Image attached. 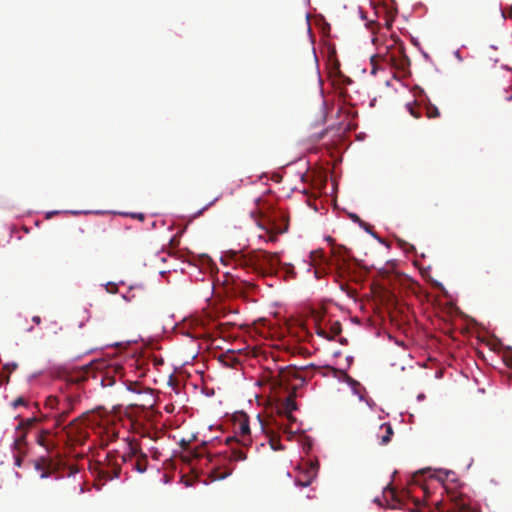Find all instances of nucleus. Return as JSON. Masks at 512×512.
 Wrapping results in <instances>:
<instances>
[{
  "mask_svg": "<svg viewBox=\"0 0 512 512\" xmlns=\"http://www.w3.org/2000/svg\"><path fill=\"white\" fill-rule=\"evenodd\" d=\"M234 429L235 437L237 438V443H239L243 447L250 446L252 443V439L250 435L251 431L247 414L240 413L235 417Z\"/></svg>",
  "mask_w": 512,
  "mask_h": 512,
  "instance_id": "nucleus-6",
  "label": "nucleus"
},
{
  "mask_svg": "<svg viewBox=\"0 0 512 512\" xmlns=\"http://www.w3.org/2000/svg\"><path fill=\"white\" fill-rule=\"evenodd\" d=\"M101 439L104 445H108L110 442L118 438V431L113 426L103 427Z\"/></svg>",
  "mask_w": 512,
  "mask_h": 512,
  "instance_id": "nucleus-15",
  "label": "nucleus"
},
{
  "mask_svg": "<svg viewBox=\"0 0 512 512\" xmlns=\"http://www.w3.org/2000/svg\"><path fill=\"white\" fill-rule=\"evenodd\" d=\"M32 320H33V322H35L36 324H39V323H40V321H41L39 316H34V317L32 318Z\"/></svg>",
  "mask_w": 512,
  "mask_h": 512,
  "instance_id": "nucleus-36",
  "label": "nucleus"
},
{
  "mask_svg": "<svg viewBox=\"0 0 512 512\" xmlns=\"http://www.w3.org/2000/svg\"><path fill=\"white\" fill-rule=\"evenodd\" d=\"M341 333V325L339 322H335L331 325V333H330V337H332V339L337 336L338 334Z\"/></svg>",
  "mask_w": 512,
  "mask_h": 512,
  "instance_id": "nucleus-23",
  "label": "nucleus"
},
{
  "mask_svg": "<svg viewBox=\"0 0 512 512\" xmlns=\"http://www.w3.org/2000/svg\"><path fill=\"white\" fill-rule=\"evenodd\" d=\"M260 228L263 230V234L259 235L260 239L266 242H276L278 235L288 230V217L281 214L269 220L266 225L260 226Z\"/></svg>",
  "mask_w": 512,
  "mask_h": 512,
  "instance_id": "nucleus-5",
  "label": "nucleus"
},
{
  "mask_svg": "<svg viewBox=\"0 0 512 512\" xmlns=\"http://www.w3.org/2000/svg\"><path fill=\"white\" fill-rule=\"evenodd\" d=\"M35 468H36V470L41 471V474H40L41 478H46L51 474V470L49 467L48 468L41 467L40 464H37Z\"/></svg>",
  "mask_w": 512,
  "mask_h": 512,
  "instance_id": "nucleus-24",
  "label": "nucleus"
},
{
  "mask_svg": "<svg viewBox=\"0 0 512 512\" xmlns=\"http://www.w3.org/2000/svg\"><path fill=\"white\" fill-rule=\"evenodd\" d=\"M379 434L377 437L379 438L380 445H387L394 434L393 428L390 423H383L379 427Z\"/></svg>",
  "mask_w": 512,
  "mask_h": 512,
  "instance_id": "nucleus-10",
  "label": "nucleus"
},
{
  "mask_svg": "<svg viewBox=\"0 0 512 512\" xmlns=\"http://www.w3.org/2000/svg\"><path fill=\"white\" fill-rule=\"evenodd\" d=\"M302 372V369L292 366L280 368L277 373L272 376V384L287 392L296 391L305 383Z\"/></svg>",
  "mask_w": 512,
  "mask_h": 512,
  "instance_id": "nucleus-4",
  "label": "nucleus"
},
{
  "mask_svg": "<svg viewBox=\"0 0 512 512\" xmlns=\"http://www.w3.org/2000/svg\"><path fill=\"white\" fill-rule=\"evenodd\" d=\"M317 469L318 467H309L307 472L302 477L296 479V484L301 487L309 486L317 475Z\"/></svg>",
  "mask_w": 512,
  "mask_h": 512,
  "instance_id": "nucleus-13",
  "label": "nucleus"
},
{
  "mask_svg": "<svg viewBox=\"0 0 512 512\" xmlns=\"http://www.w3.org/2000/svg\"><path fill=\"white\" fill-rule=\"evenodd\" d=\"M234 263L237 267L252 270L261 276L276 274L281 264L278 253L265 250H255L248 254L234 253Z\"/></svg>",
  "mask_w": 512,
  "mask_h": 512,
  "instance_id": "nucleus-2",
  "label": "nucleus"
},
{
  "mask_svg": "<svg viewBox=\"0 0 512 512\" xmlns=\"http://www.w3.org/2000/svg\"><path fill=\"white\" fill-rule=\"evenodd\" d=\"M18 368V364L16 362L6 363L3 365L2 370L7 374H11Z\"/></svg>",
  "mask_w": 512,
  "mask_h": 512,
  "instance_id": "nucleus-21",
  "label": "nucleus"
},
{
  "mask_svg": "<svg viewBox=\"0 0 512 512\" xmlns=\"http://www.w3.org/2000/svg\"><path fill=\"white\" fill-rule=\"evenodd\" d=\"M247 456L246 453L239 448H231L230 454H229V460L230 461H244L246 460Z\"/></svg>",
  "mask_w": 512,
  "mask_h": 512,
  "instance_id": "nucleus-18",
  "label": "nucleus"
},
{
  "mask_svg": "<svg viewBox=\"0 0 512 512\" xmlns=\"http://www.w3.org/2000/svg\"><path fill=\"white\" fill-rule=\"evenodd\" d=\"M36 442L42 446L47 452H52L56 447L57 443L49 430H40L36 436Z\"/></svg>",
  "mask_w": 512,
  "mask_h": 512,
  "instance_id": "nucleus-8",
  "label": "nucleus"
},
{
  "mask_svg": "<svg viewBox=\"0 0 512 512\" xmlns=\"http://www.w3.org/2000/svg\"><path fill=\"white\" fill-rule=\"evenodd\" d=\"M27 405V400L23 397H18L17 399H15L13 402H12V407L13 408H18L19 406H26Z\"/></svg>",
  "mask_w": 512,
  "mask_h": 512,
  "instance_id": "nucleus-26",
  "label": "nucleus"
},
{
  "mask_svg": "<svg viewBox=\"0 0 512 512\" xmlns=\"http://www.w3.org/2000/svg\"><path fill=\"white\" fill-rule=\"evenodd\" d=\"M459 512H479L477 509L472 508L469 504L461 503L458 506Z\"/></svg>",
  "mask_w": 512,
  "mask_h": 512,
  "instance_id": "nucleus-25",
  "label": "nucleus"
},
{
  "mask_svg": "<svg viewBox=\"0 0 512 512\" xmlns=\"http://www.w3.org/2000/svg\"><path fill=\"white\" fill-rule=\"evenodd\" d=\"M351 218H352L353 221L360 222L361 224L364 225V222H362L357 215L353 214V215H351Z\"/></svg>",
  "mask_w": 512,
  "mask_h": 512,
  "instance_id": "nucleus-34",
  "label": "nucleus"
},
{
  "mask_svg": "<svg viewBox=\"0 0 512 512\" xmlns=\"http://www.w3.org/2000/svg\"><path fill=\"white\" fill-rule=\"evenodd\" d=\"M1 381L5 384H8L9 381H10V374H7L6 372H4L2 370V374H1Z\"/></svg>",
  "mask_w": 512,
  "mask_h": 512,
  "instance_id": "nucleus-31",
  "label": "nucleus"
},
{
  "mask_svg": "<svg viewBox=\"0 0 512 512\" xmlns=\"http://www.w3.org/2000/svg\"><path fill=\"white\" fill-rule=\"evenodd\" d=\"M332 255L335 260V265L338 267L346 264L351 259V251L343 245H333Z\"/></svg>",
  "mask_w": 512,
  "mask_h": 512,
  "instance_id": "nucleus-9",
  "label": "nucleus"
},
{
  "mask_svg": "<svg viewBox=\"0 0 512 512\" xmlns=\"http://www.w3.org/2000/svg\"><path fill=\"white\" fill-rule=\"evenodd\" d=\"M38 422H39V419L36 417L21 419L19 424L16 427V430L18 432L26 431L28 433L31 429L36 427Z\"/></svg>",
  "mask_w": 512,
  "mask_h": 512,
  "instance_id": "nucleus-16",
  "label": "nucleus"
},
{
  "mask_svg": "<svg viewBox=\"0 0 512 512\" xmlns=\"http://www.w3.org/2000/svg\"><path fill=\"white\" fill-rule=\"evenodd\" d=\"M25 453H18L17 452V455L15 456V465L20 467L21 464H22V455H24Z\"/></svg>",
  "mask_w": 512,
  "mask_h": 512,
  "instance_id": "nucleus-32",
  "label": "nucleus"
},
{
  "mask_svg": "<svg viewBox=\"0 0 512 512\" xmlns=\"http://www.w3.org/2000/svg\"><path fill=\"white\" fill-rule=\"evenodd\" d=\"M407 107H408V110L410 112V114L415 117V118H420L421 114L420 112L418 111V109L414 106H412L411 104H407Z\"/></svg>",
  "mask_w": 512,
  "mask_h": 512,
  "instance_id": "nucleus-27",
  "label": "nucleus"
},
{
  "mask_svg": "<svg viewBox=\"0 0 512 512\" xmlns=\"http://www.w3.org/2000/svg\"><path fill=\"white\" fill-rule=\"evenodd\" d=\"M425 110H426V116L428 118H438L440 116V112H439L438 108L431 103L426 105Z\"/></svg>",
  "mask_w": 512,
  "mask_h": 512,
  "instance_id": "nucleus-19",
  "label": "nucleus"
},
{
  "mask_svg": "<svg viewBox=\"0 0 512 512\" xmlns=\"http://www.w3.org/2000/svg\"><path fill=\"white\" fill-rule=\"evenodd\" d=\"M258 420H259V423H260L261 429H262V430H265V427H264L263 421L261 420V418H260V416H259V415H258Z\"/></svg>",
  "mask_w": 512,
  "mask_h": 512,
  "instance_id": "nucleus-37",
  "label": "nucleus"
},
{
  "mask_svg": "<svg viewBox=\"0 0 512 512\" xmlns=\"http://www.w3.org/2000/svg\"><path fill=\"white\" fill-rule=\"evenodd\" d=\"M415 505H416L417 507H419L420 502H419V501H417V502L415 503Z\"/></svg>",
  "mask_w": 512,
  "mask_h": 512,
  "instance_id": "nucleus-41",
  "label": "nucleus"
},
{
  "mask_svg": "<svg viewBox=\"0 0 512 512\" xmlns=\"http://www.w3.org/2000/svg\"><path fill=\"white\" fill-rule=\"evenodd\" d=\"M27 434L28 433L26 431L18 432L16 430V435H15L14 442H13V448L18 453H26L25 449L27 446Z\"/></svg>",
  "mask_w": 512,
  "mask_h": 512,
  "instance_id": "nucleus-12",
  "label": "nucleus"
},
{
  "mask_svg": "<svg viewBox=\"0 0 512 512\" xmlns=\"http://www.w3.org/2000/svg\"><path fill=\"white\" fill-rule=\"evenodd\" d=\"M317 334H318L319 336L323 337V338L328 339V340H331V339H332V337H330V334H329V333H327L324 329H322V328H320V327H318V328H317Z\"/></svg>",
  "mask_w": 512,
  "mask_h": 512,
  "instance_id": "nucleus-28",
  "label": "nucleus"
},
{
  "mask_svg": "<svg viewBox=\"0 0 512 512\" xmlns=\"http://www.w3.org/2000/svg\"><path fill=\"white\" fill-rule=\"evenodd\" d=\"M62 408H61V411L54 416L55 418V425L57 427L61 426L63 424V422L66 420V418L68 417V415L70 414L71 410H72V402L69 398H66L64 403L62 404Z\"/></svg>",
  "mask_w": 512,
  "mask_h": 512,
  "instance_id": "nucleus-11",
  "label": "nucleus"
},
{
  "mask_svg": "<svg viewBox=\"0 0 512 512\" xmlns=\"http://www.w3.org/2000/svg\"><path fill=\"white\" fill-rule=\"evenodd\" d=\"M132 218L139 219L140 221H143L145 219V215L143 213H132L130 214Z\"/></svg>",
  "mask_w": 512,
  "mask_h": 512,
  "instance_id": "nucleus-33",
  "label": "nucleus"
},
{
  "mask_svg": "<svg viewBox=\"0 0 512 512\" xmlns=\"http://www.w3.org/2000/svg\"><path fill=\"white\" fill-rule=\"evenodd\" d=\"M287 274L294 275V268L291 264H281Z\"/></svg>",
  "mask_w": 512,
  "mask_h": 512,
  "instance_id": "nucleus-30",
  "label": "nucleus"
},
{
  "mask_svg": "<svg viewBox=\"0 0 512 512\" xmlns=\"http://www.w3.org/2000/svg\"><path fill=\"white\" fill-rule=\"evenodd\" d=\"M270 442H271V446H272L273 450L279 449V447L275 446L273 439H271Z\"/></svg>",
  "mask_w": 512,
  "mask_h": 512,
  "instance_id": "nucleus-38",
  "label": "nucleus"
},
{
  "mask_svg": "<svg viewBox=\"0 0 512 512\" xmlns=\"http://www.w3.org/2000/svg\"><path fill=\"white\" fill-rule=\"evenodd\" d=\"M46 406L51 409H60V401L56 396H49L45 402Z\"/></svg>",
  "mask_w": 512,
  "mask_h": 512,
  "instance_id": "nucleus-20",
  "label": "nucleus"
},
{
  "mask_svg": "<svg viewBox=\"0 0 512 512\" xmlns=\"http://www.w3.org/2000/svg\"><path fill=\"white\" fill-rule=\"evenodd\" d=\"M232 472H233V468H231V467H224V468L217 467L212 470L211 475H212L213 480H223V479L227 478L228 476H230L232 474Z\"/></svg>",
  "mask_w": 512,
  "mask_h": 512,
  "instance_id": "nucleus-17",
  "label": "nucleus"
},
{
  "mask_svg": "<svg viewBox=\"0 0 512 512\" xmlns=\"http://www.w3.org/2000/svg\"><path fill=\"white\" fill-rule=\"evenodd\" d=\"M107 290L110 293H114L117 290V287H116V285L113 284V285H111V288H108Z\"/></svg>",
  "mask_w": 512,
  "mask_h": 512,
  "instance_id": "nucleus-35",
  "label": "nucleus"
},
{
  "mask_svg": "<svg viewBox=\"0 0 512 512\" xmlns=\"http://www.w3.org/2000/svg\"><path fill=\"white\" fill-rule=\"evenodd\" d=\"M295 397H296V391H290L289 395L286 397V399L284 401V409H285L286 413L288 414V419L293 420V421L295 419L291 416V412L297 409Z\"/></svg>",
  "mask_w": 512,
  "mask_h": 512,
  "instance_id": "nucleus-14",
  "label": "nucleus"
},
{
  "mask_svg": "<svg viewBox=\"0 0 512 512\" xmlns=\"http://www.w3.org/2000/svg\"><path fill=\"white\" fill-rule=\"evenodd\" d=\"M124 463H131L134 470L144 473L148 466V457L138 443H128L127 453L120 454L117 450L109 451L103 461H98L99 475L105 480L118 478Z\"/></svg>",
  "mask_w": 512,
  "mask_h": 512,
  "instance_id": "nucleus-1",
  "label": "nucleus"
},
{
  "mask_svg": "<svg viewBox=\"0 0 512 512\" xmlns=\"http://www.w3.org/2000/svg\"><path fill=\"white\" fill-rule=\"evenodd\" d=\"M127 384V390L133 392V393H141V387L140 384L137 382H128Z\"/></svg>",
  "mask_w": 512,
  "mask_h": 512,
  "instance_id": "nucleus-22",
  "label": "nucleus"
},
{
  "mask_svg": "<svg viewBox=\"0 0 512 512\" xmlns=\"http://www.w3.org/2000/svg\"><path fill=\"white\" fill-rule=\"evenodd\" d=\"M220 198V195L217 196L214 200H212L209 204H207L205 207H203L201 210L198 211L197 216L201 215L205 210H207L210 206H212L216 201H218Z\"/></svg>",
  "mask_w": 512,
  "mask_h": 512,
  "instance_id": "nucleus-29",
  "label": "nucleus"
},
{
  "mask_svg": "<svg viewBox=\"0 0 512 512\" xmlns=\"http://www.w3.org/2000/svg\"><path fill=\"white\" fill-rule=\"evenodd\" d=\"M67 428L68 437L77 444H83L87 439L88 434L84 428L78 425L77 419L73 420Z\"/></svg>",
  "mask_w": 512,
  "mask_h": 512,
  "instance_id": "nucleus-7",
  "label": "nucleus"
},
{
  "mask_svg": "<svg viewBox=\"0 0 512 512\" xmlns=\"http://www.w3.org/2000/svg\"><path fill=\"white\" fill-rule=\"evenodd\" d=\"M507 365L512 368V357L508 359Z\"/></svg>",
  "mask_w": 512,
  "mask_h": 512,
  "instance_id": "nucleus-39",
  "label": "nucleus"
},
{
  "mask_svg": "<svg viewBox=\"0 0 512 512\" xmlns=\"http://www.w3.org/2000/svg\"><path fill=\"white\" fill-rule=\"evenodd\" d=\"M417 398H418V400H423L425 398V395L424 394H419Z\"/></svg>",
  "mask_w": 512,
  "mask_h": 512,
  "instance_id": "nucleus-40",
  "label": "nucleus"
},
{
  "mask_svg": "<svg viewBox=\"0 0 512 512\" xmlns=\"http://www.w3.org/2000/svg\"><path fill=\"white\" fill-rule=\"evenodd\" d=\"M123 368L121 366L105 367V363L94 362L82 368L75 376H71V381L80 383L92 378L99 381L103 387L113 386L123 377Z\"/></svg>",
  "mask_w": 512,
  "mask_h": 512,
  "instance_id": "nucleus-3",
  "label": "nucleus"
}]
</instances>
